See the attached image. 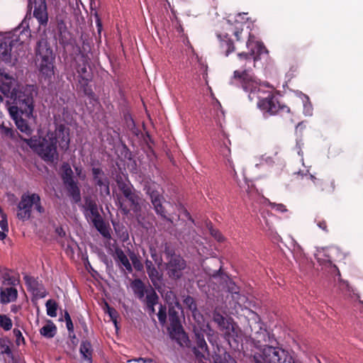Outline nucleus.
<instances>
[{
	"label": "nucleus",
	"mask_w": 363,
	"mask_h": 363,
	"mask_svg": "<svg viewBox=\"0 0 363 363\" xmlns=\"http://www.w3.org/2000/svg\"><path fill=\"white\" fill-rule=\"evenodd\" d=\"M253 37L250 34L249 39L246 43L249 52H240L238 54L240 61H245L240 69L234 71L231 84L240 85L242 89L248 93V97L252 101L256 96L258 99L257 106L269 116L279 115L281 117L291 116L289 107L281 104L277 97L272 91H265L257 82L256 77L251 73L250 65L259 59V56L268 51L264 44L252 39Z\"/></svg>",
	"instance_id": "obj_1"
},
{
	"label": "nucleus",
	"mask_w": 363,
	"mask_h": 363,
	"mask_svg": "<svg viewBox=\"0 0 363 363\" xmlns=\"http://www.w3.org/2000/svg\"><path fill=\"white\" fill-rule=\"evenodd\" d=\"M24 141L45 162H54L58 160L59 154L57 144L62 150H67L69 146V130L64 124L56 125L54 131H48L44 137H32Z\"/></svg>",
	"instance_id": "obj_2"
},
{
	"label": "nucleus",
	"mask_w": 363,
	"mask_h": 363,
	"mask_svg": "<svg viewBox=\"0 0 363 363\" xmlns=\"http://www.w3.org/2000/svg\"><path fill=\"white\" fill-rule=\"evenodd\" d=\"M35 55L40 75L44 77L45 79L50 80L55 74V55L50 43L45 38H41L37 42Z\"/></svg>",
	"instance_id": "obj_3"
},
{
	"label": "nucleus",
	"mask_w": 363,
	"mask_h": 363,
	"mask_svg": "<svg viewBox=\"0 0 363 363\" xmlns=\"http://www.w3.org/2000/svg\"><path fill=\"white\" fill-rule=\"evenodd\" d=\"M33 207L40 214L45 213V208L41 203L39 194H23L17 205V218L22 221L28 220L31 218Z\"/></svg>",
	"instance_id": "obj_4"
},
{
	"label": "nucleus",
	"mask_w": 363,
	"mask_h": 363,
	"mask_svg": "<svg viewBox=\"0 0 363 363\" xmlns=\"http://www.w3.org/2000/svg\"><path fill=\"white\" fill-rule=\"evenodd\" d=\"M14 102L16 106L11 107L14 108V111L24 115L26 118H31L34 111L33 86H26L16 91Z\"/></svg>",
	"instance_id": "obj_5"
},
{
	"label": "nucleus",
	"mask_w": 363,
	"mask_h": 363,
	"mask_svg": "<svg viewBox=\"0 0 363 363\" xmlns=\"http://www.w3.org/2000/svg\"><path fill=\"white\" fill-rule=\"evenodd\" d=\"M83 209L86 219L91 221L100 234L105 238H111L109 229L99 212L96 201L90 196L85 197Z\"/></svg>",
	"instance_id": "obj_6"
},
{
	"label": "nucleus",
	"mask_w": 363,
	"mask_h": 363,
	"mask_svg": "<svg viewBox=\"0 0 363 363\" xmlns=\"http://www.w3.org/2000/svg\"><path fill=\"white\" fill-rule=\"evenodd\" d=\"M213 320L225 340H242V331L231 318H227L215 310L213 313Z\"/></svg>",
	"instance_id": "obj_7"
},
{
	"label": "nucleus",
	"mask_w": 363,
	"mask_h": 363,
	"mask_svg": "<svg viewBox=\"0 0 363 363\" xmlns=\"http://www.w3.org/2000/svg\"><path fill=\"white\" fill-rule=\"evenodd\" d=\"M164 254L167 260L166 263L167 274L173 280L181 279L184 274V271L186 268L185 259L170 250L169 247H165Z\"/></svg>",
	"instance_id": "obj_8"
},
{
	"label": "nucleus",
	"mask_w": 363,
	"mask_h": 363,
	"mask_svg": "<svg viewBox=\"0 0 363 363\" xmlns=\"http://www.w3.org/2000/svg\"><path fill=\"white\" fill-rule=\"evenodd\" d=\"M144 190L149 196L156 213L160 216L163 219L172 222L171 219L167 217V212L162 205L165 199L162 193L159 191V186L154 182L148 183L145 184Z\"/></svg>",
	"instance_id": "obj_9"
},
{
	"label": "nucleus",
	"mask_w": 363,
	"mask_h": 363,
	"mask_svg": "<svg viewBox=\"0 0 363 363\" xmlns=\"http://www.w3.org/2000/svg\"><path fill=\"white\" fill-rule=\"evenodd\" d=\"M92 183L101 196L110 195V181L104 171L100 167H92Z\"/></svg>",
	"instance_id": "obj_10"
},
{
	"label": "nucleus",
	"mask_w": 363,
	"mask_h": 363,
	"mask_svg": "<svg viewBox=\"0 0 363 363\" xmlns=\"http://www.w3.org/2000/svg\"><path fill=\"white\" fill-rule=\"evenodd\" d=\"M29 4L33 5V16L40 26H46L48 23V12L46 0H28Z\"/></svg>",
	"instance_id": "obj_11"
},
{
	"label": "nucleus",
	"mask_w": 363,
	"mask_h": 363,
	"mask_svg": "<svg viewBox=\"0 0 363 363\" xmlns=\"http://www.w3.org/2000/svg\"><path fill=\"white\" fill-rule=\"evenodd\" d=\"M286 351L278 347L267 346L262 352L263 363H281Z\"/></svg>",
	"instance_id": "obj_12"
},
{
	"label": "nucleus",
	"mask_w": 363,
	"mask_h": 363,
	"mask_svg": "<svg viewBox=\"0 0 363 363\" xmlns=\"http://www.w3.org/2000/svg\"><path fill=\"white\" fill-rule=\"evenodd\" d=\"M187 346L191 347V351L200 362L210 359L211 353L206 342H184Z\"/></svg>",
	"instance_id": "obj_13"
},
{
	"label": "nucleus",
	"mask_w": 363,
	"mask_h": 363,
	"mask_svg": "<svg viewBox=\"0 0 363 363\" xmlns=\"http://www.w3.org/2000/svg\"><path fill=\"white\" fill-rule=\"evenodd\" d=\"M310 179L317 188L321 192L331 194L335 191V181L330 177H323L318 178L314 175L310 174Z\"/></svg>",
	"instance_id": "obj_14"
},
{
	"label": "nucleus",
	"mask_w": 363,
	"mask_h": 363,
	"mask_svg": "<svg viewBox=\"0 0 363 363\" xmlns=\"http://www.w3.org/2000/svg\"><path fill=\"white\" fill-rule=\"evenodd\" d=\"M167 330L172 340H189L182 321L169 323Z\"/></svg>",
	"instance_id": "obj_15"
},
{
	"label": "nucleus",
	"mask_w": 363,
	"mask_h": 363,
	"mask_svg": "<svg viewBox=\"0 0 363 363\" xmlns=\"http://www.w3.org/2000/svg\"><path fill=\"white\" fill-rule=\"evenodd\" d=\"M130 287L135 297L142 302L145 301V296L150 293V289H154L150 285L147 286L140 279H135L132 281Z\"/></svg>",
	"instance_id": "obj_16"
},
{
	"label": "nucleus",
	"mask_w": 363,
	"mask_h": 363,
	"mask_svg": "<svg viewBox=\"0 0 363 363\" xmlns=\"http://www.w3.org/2000/svg\"><path fill=\"white\" fill-rule=\"evenodd\" d=\"M123 196L130 202V208H128L126 206L119 201L120 207L125 214H127L130 210L134 212H138L140 210V198L138 194L133 191V189L128 192H125Z\"/></svg>",
	"instance_id": "obj_17"
},
{
	"label": "nucleus",
	"mask_w": 363,
	"mask_h": 363,
	"mask_svg": "<svg viewBox=\"0 0 363 363\" xmlns=\"http://www.w3.org/2000/svg\"><path fill=\"white\" fill-rule=\"evenodd\" d=\"M193 332L195 335L196 340H205V337L208 340H213L215 335L214 330L209 326L208 324H194L193 325Z\"/></svg>",
	"instance_id": "obj_18"
},
{
	"label": "nucleus",
	"mask_w": 363,
	"mask_h": 363,
	"mask_svg": "<svg viewBox=\"0 0 363 363\" xmlns=\"http://www.w3.org/2000/svg\"><path fill=\"white\" fill-rule=\"evenodd\" d=\"M9 112L11 116L15 121L17 128L26 135H30L33 130L28 125L26 119L23 118V115L18 113V111H14V108H10Z\"/></svg>",
	"instance_id": "obj_19"
},
{
	"label": "nucleus",
	"mask_w": 363,
	"mask_h": 363,
	"mask_svg": "<svg viewBox=\"0 0 363 363\" xmlns=\"http://www.w3.org/2000/svg\"><path fill=\"white\" fill-rule=\"evenodd\" d=\"M88 65L89 58L84 54H81L79 57L74 59V69L78 74L79 79L91 77V74L87 71Z\"/></svg>",
	"instance_id": "obj_20"
},
{
	"label": "nucleus",
	"mask_w": 363,
	"mask_h": 363,
	"mask_svg": "<svg viewBox=\"0 0 363 363\" xmlns=\"http://www.w3.org/2000/svg\"><path fill=\"white\" fill-rule=\"evenodd\" d=\"M14 40L9 38L0 40V59L6 62H11V50Z\"/></svg>",
	"instance_id": "obj_21"
},
{
	"label": "nucleus",
	"mask_w": 363,
	"mask_h": 363,
	"mask_svg": "<svg viewBox=\"0 0 363 363\" xmlns=\"http://www.w3.org/2000/svg\"><path fill=\"white\" fill-rule=\"evenodd\" d=\"M80 360L82 363H93L94 350L91 342H81L79 346Z\"/></svg>",
	"instance_id": "obj_22"
},
{
	"label": "nucleus",
	"mask_w": 363,
	"mask_h": 363,
	"mask_svg": "<svg viewBox=\"0 0 363 363\" xmlns=\"http://www.w3.org/2000/svg\"><path fill=\"white\" fill-rule=\"evenodd\" d=\"M57 30L60 44L66 46L69 44L71 33L63 20H57Z\"/></svg>",
	"instance_id": "obj_23"
},
{
	"label": "nucleus",
	"mask_w": 363,
	"mask_h": 363,
	"mask_svg": "<svg viewBox=\"0 0 363 363\" xmlns=\"http://www.w3.org/2000/svg\"><path fill=\"white\" fill-rule=\"evenodd\" d=\"M159 299V296L155 289H150V293L147 296H145V299L143 302L150 316H152L155 314V306L158 304Z\"/></svg>",
	"instance_id": "obj_24"
},
{
	"label": "nucleus",
	"mask_w": 363,
	"mask_h": 363,
	"mask_svg": "<svg viewBox=\"0 0 363 363\" xmlns=\"http://www.w3.org/2000/svg\"><path fill=\"white\" fill-rule=\"evenodd\" d=\"M145 267L147 273L152 284L155 287H157L158 284L161 282L162 274L160 273L158 269L155 267L152 262L149 259L145 260Z\"/></svg>",
	"instance_id": "obj_25"
},
{
	"label": "nucleus",
	"mask_w": 363,
	"mask_h": 363,
	"mask_svg": "<svg viewBox=\"0 0 363 363\" xmlns=\"http://www.w3.org/2000/svg\"><path fill=\"white\" fill-rule=\"evenodd\" d=\"M26 284L33 290L35 296L44 298L47 296V292L42 284H40L34 278L26 276L24 277Z\"/></svg>",
	"instance_id": "obj_26"
},
{
	"label": "nucleus",
	"mask_w": 363,
	"mask_h": 363,
	"mask_svg": "<svg viewBox=\"0 0 363 363\" xmlns=\"http://www.w3.org/2000/svg\"><path fill=\"white\" fill-rule=\"evenodd\" d=\"M18 291L13 286L1 288L0 301L1 303H8L16 300Z\"/></svg>",
	"instance_id": "obj_27"
},
{
	"label": "nucleus",
	"mask_w": 363,
	"mask_h": 363,
	"mask_svg": "<svg viewBox=\"0 0 363 363\" xmlns=\"http://www.w3.org/2000/svg\"><path fill=\"white\" fill-rule=\"evenodd\" d=\"M182 311V308L179 301L177 300L174 303H171L168 305V317L169 323H174L181 321L179 312Z\"/></svg>",
	"instance_id": "obj_28"
},
{
	"label": "nucleus",
	"mask_w": 363,
	"mask_h": 363,
	"mask_svg": "<svg viewBox=\"0 0 363 363\" xmlns=\"http://www.w3.org/2000/svg\"><path fill=\"white\" fill-rule=\"evenodd\" d=\"M115 259L128 271V273L133 272L132 264L129 262V259L123 250L120 247H116L115 249Z\"/></svg>",
	"instance_id": "obj_29"
},
{
	"label": "nucleus",
	"mask_w": 363,
	"mask_h": 363,
	"mask_svg": "<svg viewBox=\"0 0 363 363\" xmlns=\"http://www.w3.org/2000/svg\"><path fill=\"white\" fill-rule=\"evenodd\" d=\"M218 38L220 40V46L223 51L225 52L226 56L235 51V46L233 40L228 38L226 34L222 36L220 34L217 35Z\"/></svg>",
	"instance_id": "obj_30"
},
{
	"label": "nucleus",
	"mask_w": 363,
	"mask_h": 363,
	"mask_svg": "<svg viewBox=\"0 0 363 363\" xmlns=\"http://www.w3.org/2000/svg\"><path fill=\"white\" fill-rule=\"evenodd\" d=\"M256 325H255V330L252 328V335H254L252 337L251 340H267V338L269 339V340H272L269 333L265 328H263L262 326V323L258 322L255 323Z\"/></svg>",
	"instance_id": "obj_31"
},
{
	"label": "nucleus",
	"mask_w": 363,
	"mask_h": 363,
	"mask_svg": "<svg viewBox=\"0 0 363 363\" xmlns=\"http://www.w3.org/2000/svg\"><path fill=\"white\" fill-rule=\"evenodd\" d=\"M64 185L66 187L69 196L72 199L73 201L75 203H79L81 201V194L77 182L74 181Z\"/></svg>",
	"instance_id": "obj_32"
},
{
	"label": "nucleus",
	"mask_w": 363,
	"mask_h": 363,
	"mask_svg": "<svg viewBox=\"0 0 363 363\" xmlns=\"http://www.w3.org/2000/svg\"><path fill=\"white\" fill-rule=\"evenodd\" d=\"M0 135L4 140H14L16 139L18 133L13 128L9 122L7 123L3 122L1 124H0Z\"/></svg>",
	"instance_id": "obj_33"
},
{
	"label": "nucleus",
	"mask_w": 363,
	"mask_h": 363,
	"mask_svg": "<svg viewBox=\"0 0 363 363\" xmlns=\"http://www.w3.org/2000/svg\"><path fill=\"white\" fill-rule=\"evenodd\" d=\"M91 80V77L78 79V85L79 89L83 91L84 95L87 96L89 99H94L95 94L93 91L91 86L89 85V82Z\"/></svg>",
	"instance_id": "obj_34"
},
{
	"label": "nucleus",
	"mask_w": 363,
	"mask_h": 363,
	"mask_svg": "<svg viewBox=\"0 0 363 363\" xmlns=\"http://www.w3.org/2000/svg\"><path fill=\"white\" fill-rule=\"evenodd\" d=\"M0 354L8 363H14L16 362L14 354L9 345L6 344V342H0Z\"/></svg>",
	"instance_id": "obj_35"
},
{
	"label": "nucleus",
	"mask_w": 363,
	"mask_h": 363,
	"mask_svg": "<svg viewBox=\"0 0 363 363\" xmlns=\"http://www.w3.org/2000/svg\"><path fill=\"white\" fill-rule=\"evenodd\" d=\"M40 332L45 338H52L57 333V327L52 321L48 320L47 324L41 328Z\"/></svg>",
	"instance_id": "obj_36"
},
{
	"label": "nucleus",
	"mask_w": 363,
	"mask_h": 363,
	"mask_svg": "<svg viewBox=\"0 0 363 363\" xmlns=\"http://www.w3.org/2000/svg\"><path fill=\"white\" fill-rule=\"evenodd\" d=\"M62 179L63 182V184H65L69 182H74V177H73V171L70 166L68 164H64L62 167Z\"/></svg>",
	"instance_id": "obj_37"
},
{
	"label": "nucleus",
	"mask_w": 363,
	"mask_h": 363,
	"mask_svg": "<svg viewBox=\"0 0 363 363\" xmlns=\"http://www.w3.org/2000/svg\"><path fill=\"white\" fill-rule=\"evenodd\" d=\"M45 307L48 315L55 318L57 316L58 309L57 303L53 299H49L45 303Z\"/></svg>",
	"instance_id": "obj_38"
},
{
	"label": "nucleus",
	"mask_w": 363,
	"mask_h": 363,
	"mask_svg": "<svg viewBox=\"0 0 363 363\" xmlns=\"http://www.w3.org/2000/svg\"><path fill=\"white\" fill-rule=\"evenodd\" d=\"M77 330L79 333V337L82 340H86L89 337V330L84 320H79L78 324L77 325Z\"/></svg>",
	"instance_id": "obj_39"
},
{
	"label": "nucleus",
	"mask_w": 363,
	"mask_h": 363,
	"mask_svg": "<svg viewBox=\"0 0 363 363\" xmlns=\"http://www.w3.org/2000/svg\"><path fill=\"white\" fill-rule=\"evenodd\" d=\"M90 14H91V17L94 16L95 18V22H96V28H97L98 37L100 39L101 36V31L103 29L102 21H101V16H100L99 13H98L97 10L95 8H93L91 5Z\"/></svg>",
	"instance_id": "obj_40"
},
{
	"label": "nucleus",
	"mask_w": 363,
	"mask_h": 363,
	"mask_svg": "<svg viewBox=\"0 0 363 363\" xmlns=\"http://www.w3.org/2000/svg\"><path fill=\"white\" fill-rule=\"evenodd\" d=\"M340 253L339 249L335 247H328L324 252V257L327 259V261L332 264L333 261H335V255Z\"/></svg>",
	"instance_id": "obj_41"
},
{
	"label": "nucleus",
	"mask_w": 363,
	"mask_h": 363,
	"mask_svg": "<svg viewBox=\"0 0 363 363\" xmlns=\"http://www.w3.org/2000/svg\"><path fill=\"white\" fill-rule=\"evenodd\" d=\"M157 316L159 320L160 324L162 326H164L167 323V306L164 304H160L159 311L157 313Z\"/></svg>",
	"instance_id": "obj_42"
},
{
	"label": "nucleus",
	"mask_w": 363,
	"mask_h": 363,
	"mask_svg": "<svg viewBox=\"0 0 363 363\" xmlns=\"http://www.w3.org/2000/svg\"><path fill=\"white\" fill-rule=\"evenodd\" d=\"M228 291L232 294L233 298L237 302L240 303L241 300V296L239 291V287L235 284V283L230 282L228 285Z\"/></svg>",
	"instance_id": "obj_43"
},
{
	"label": "nucleus",
	"mask_w": 363,
	"mask_h": 363,
	"mask_svg": "<svg viewBox=\"0 0 363 363\" xmlns=\"http://www.w3.org/2000/svg\"><path fill=\"white\" fill-rule=\"evenodd\" d=\"M12 320L6 315H0V327L8 331L12 328Z\"/></svg>",
	"instance_id": "obj_44"
},
{
	"label": "nucleus",
	"mask_w": 363,
	"mask_h": 363,
	"mask_svg": "<svg viewBox=\"0 0 363 363\" xmlns=\"http://www.w3.org/2000/svg\"><path fill=\"white\" fill-rule=\"evenodd\" d=\"M183 303L190 311L195 310L197 307L196 301L189 295L183 296Z\"/></svg>",
	"instance_id": "obj_45"
},
{
	"label": "nucleus",
	"mask_w": 363,
	"mask_h": 363,
	"mask_svg": "<svg viewBox=\"0 0 363 363\" xmlns=\"http://www.w3.org/2000/svg\"><path fill=\"white\" fill-rule=\"evenodd\" d=\"M315 223H316L317 226L321 229L325 233H329V228L328 226L327 221L322 217L318 216L315 218Z\"/></svg>",
	"instance_id": "obj_46"
},
{
	"label": "nucleus",
	"mask_w": 363,
	"mask_h": 363,
	"mask_svg": "<svg viewBox=\"0 0 363 363\" xmlns=\"http://www.w3.org/2000/svg\"><path fill=\"white\" fill-rule=\"evenodd\" d=\"M130 258L132 262V267H133L136 271L141 272L143 270V264L135 254H132Z\"/></svg>",
	"instance_id": "obj_47"
},
{
	"label": "nucleus",
	"mask_w": 363,
	"mask_h": 363,
	"mask_svg": "<svg viewBox=\"0 0 363 363\" xmlns=\"http://www.w3.org/2000/svg\"><path fill=\"white\" fill-rule=\"evenodd\" d=\"M191 312L192 317L196 321V324L204 323L203 315L198 310L197 307H196L195 310H192Z\"/></svg>",
	"instance_id": "obj_48"
},
{
	"label": "nucleus",
	"mask_w": 363,
	"mask_h": 363,
	"mask_svg": "<svg viewBox=\"0 0 363 363\" xmlns=\"http://www.w3.org/2000/svg\"><path fill=\"white\" fill-rule=\"evenodd\" d=\"M0 213L1 214V220H0V228L4 231L8 232L9 231V227H8V222L6 219V216L2 212L1 208H0Z\"/></svg>",
	"instance_id": "obj_49"
},
{
	"label": "nucleus",
	"mask_w": 363,
	"mask_h": 363,
	"mask_svg": "<svg viewBox=\"0 0 363 363\" xmlns=\"http://www.w3.org/2000/svg\"><path fill=\"white\" fill-rule=\"evenodd\" d=\"M150 255L154 262L158 265V267L162 264V258L157 252L156 249L150 247Z\"/></svg>",
	"instance_id": "obj_50"
},
{
	"label": "nucleus",
	"mask_w": 363,
	"mask_h": 363,
	"mask_svg": "<svg viewBox=\"0 0 363 363\" xmlns=\"http://www.w3.org/2000/svg\"><path fill=\"white\" fill-rule=\"evenodd\" d=\"M209 231H210V233L211 235L216 239L217 240L218 242H222L223 240H224V238L223 236L222 235V234L220 233L219 230H216V229H214L213 228L212 226H211L209 228Z\"/></svg>",
	"instance_id": "obj_51"
},
{
	"label": "nucleus",
	"mask_w": 363,
	"mask_h": 363,
	"mask_svg": "<svg viewBox=\"0 0 363 363\" xmlns=\"http://www.w3.org/2000/svg\"><path fill=\"white\" fill-rule=\"evenodd\" d=\"M118 186L119 190L122 192L123 194H125V192H128L131 189H133L132 186L125 183V182H120L119 181H117Z\"/></svg>",
	"instance_id": "obj_52"
},
{
	"label": "nucleus",
	"mask_w": 363,
	"mask_h": 363,
	"mask_svg": "<svg viewBox=\"0 0 363 363\" xmlns=\"http://www.w3.org/2000/svg\"><path fill=\"white\" fill-rule=\"evenodd\" d=\"M4 279H5V284L10 285V286H16L18 282V279H16L13 277H10L8 274H6L4 275Z\"/></svg>",
	"instance_id": "obj_53"
},
{
	"label": "nucleus",
	"mask_w": 363,
	"mask_h": 363,
	"mask_svg": "<svg viewBox=\"0 0 363 363\" xmlns=\"http://www.w3.org/2000/svg\"><path fill=\"white\" fill-rule=\"evenodd\" d=\"M106 307H107V313L110 315L111 318L116 323L117 311L113 308L110 307L108 304H106Z\"/></svg>",
	"instance_id": "obj_54"
},
{
	"label": "nucleus",
	"mask_w": 363,
	"mask_h": 363,
	"mask_svg": "<svg viewBox=\"0 0 363 363\" xmlns=\"http://www.w3.org/2000/svg\"><path fill=\"white\" fill-rule=\"evenodd\" d=\"M272 207L274 208L276 211H280V212H286L287 211L286 206L284 204L279 203H272L271 204Z\"/></svg>",
	"instance_id": "obj_55"
},
{
	"label": "nucleus",
	"mask_w": 363,
	"mask_h": 363,
	"mask_svg": "<svg viewBox=\"0 0 363 363\" xmlns=\"http://www.w3.org/2000/svg\"><path fill=\"white\" fill-rule=\"evenodd\" d=\"M147 362H149L150 363L153 362V361L150 359H145V358H138L135 359H130L128 361V363H146Z\"/></svg>",
	"instance_id": "obj_56"
},
{
	"label": "nucleus",
	"mask_w": 363,
	"mask_h": 363,
	"mask_svg": "<svg viewBox=\"0 0 363 363\" xmlns=\"http://www.w3.org/2000/svg\"><path fill=\"white\" fill-rule=\"evenodd\" d=\"M0 75L6 81V84L12 83L13 77L9 73L0 71Z\"/></svg>",
	"instance_id": "obj_57"
},
{
	"label": "nucleus",
	"mask_w": 363,
	"mask_h": 363,
	"mask_svg": "<svg viewBox=\"0 0 363 363\" xmlns=\"http://www.w3.org/2000/svg\"><path fill=\"white\" fill-rule=\"evenodd\" d=\"M13 333L14 337H16V340H25L21 330H19L18 329H13Z\"/></svg>",
	"instance_id": "obj_58"
},
{
	"label": "nucleus",
	"mask_w": 363,
	"mask_h": 363,
	"mask_svg": "<svg viewBox=\"0 0 363 363\" xmlns=\"http://www.w3.org/2000/svg\"><path fill=\"white\" fill-rule=\"evenodd\" d=\"M283 361L281 360V363H295L294 358L286 352V355L283 357Z\"/></svg>",
	"instance_id": "obj_59"
},
{
	"label": "nucleus",
	"mask_w": 363,
	"mask_h": 363,
	"mask_svg": "<svg viewBox=\"0 0 363 363\" xmlns=\"http://www.w3.org/2000/svg\"><path fill=\"white\" fill-rule=\"evenodd\" d=\"M213 357L214 359V363H228L226 361L225 357L223 359L220 354H215V357L213 356Z\"/></svg>",
	"instance_id": "obj_60"
},
{
	"label": "nucleus",
	"mask_w": 363,
	"mask_h": 363,
	"mask_svg": "<svg viewBox=\"0 0 363 363\" xmlns=\"http://www.w3.org/2000/svg\"><path fill=\"white\" fill-rule=\"evenodd\" d=\"M66 322V326H67V328L69 331V335H71V334L74 332V325H73V323L72 321V320H68Z\"/></svg>",
	"instance_id": "obj_61"
},
{
	"label": "nucleus",
	"mask_w": 363,
	"mask_h": 363,
	"mask_svg": "<svg viewBox=\"0 0 363 363\" xmlns=\"http://www.w3.org/2000/svg\"><path fill=\"white\" fill-rule=\"evenodd\" d=\"M55 233L61 238L66 235L65 231L62 227H58L55 229Z\"/></svg>",
	"instance_id": "obj_62"
},
{
	"label": "nucleus",
	"mask_w": 363,
	"mask_h": 363,
	"mask_svg": "<svg viewBox=\"0 0 363 363\" xmlns=\"http://www.w3.org/2000/svg\"><path fill=\"white\" fill-rule=\"evenodd\" d=\"M242 28H240H240H237V29L234 31V33H233V34H234V35L235 36L236 40H237L238 41H239V40H240V35L242 33Z\"/></svg>",
	"instance_id": "obj_63"
},
{
	"label": "nucleus",
	"mask_w": 363,
	"mask_h": 363,
	"mask_svg": "<svg viewBox=\"0 0 363 363\" xmlns=\"http://www.w3.org/2000/svg\"><path fill=\"white\" fill-rule=\"evenodd\" d=\"M223 154L225 157H228L230 154V149L225 145L223 147Z\"/></svg>",
	"instance_id": "obj_64"
}]
</instances>
